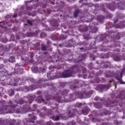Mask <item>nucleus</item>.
Segmentation results:
<instances>
[{"label": "nucleus", "instance_id": "1", "mask_svg": "<svg viewBox=\"0 0 125 125\" xmlns=\"http://www.w3.org/2000/svg\"><path fill=\"white\" fill-rule=\"evenodd\" d=\"M47 86H49V88L51 89L52 92L51 95H46L45 96V99L47 101L50 100V99H55V100H56V101L59 103H62V102H72V101L76 100L77 99V96H80V94H81V93L79 92L70 94L69 100L66 101L65 96H67V95H68L69 91L66 89L62 91H61V90H58L56 89V87H54V85L53 84H49L48 83H44L41 84H33L30 86L29 88L31 89V90L32 91V90H34V89H36V88L46 87Z\"/></svg>", "mask_w": 125, "mask_h": 125}, {"label": "nucleus", "instance_id": "2", "mask_svg": "<svg viewBox=\"0 0 125 125\" xmlns=\"http://www.w3.org/2000/svg\"><path fill=\"white\" fill-rule=\"evenodd\" d=\"M90 111V109L88 107H85L83 108V109L81 111H78L77 108L73 109L72 111L71 110H69L68 112V118H73L75 117L76 115H87L88 113Z\"/></svg>", "mask_w": 125, "mask_h": 125}, {"label": "nucleus", "instance_id": "3", "mask_svg": "<svg viewBox=\"0 0 125 125\" xmlns=\"http://www.w3.org/2000/svg\"><path fill=\"white\" fill-rule=\"evenodd\" d=\"M73 74H75L74 72V69H67L64 71L62 73L58 74V78H71L73 76Z\"/></svg>", "mask_w": 125, "mask_h": 125}, {"label": "nucleus", "instance_id": "4", "mask_svg": "<svg viewBox=\"0 0 125 125\" xmlns=\"http://www.w3.org/2000/svg\"><path fill=\"white\" fill-rule=\"evenodd\" d=\"M110 88V84L107 85L99 84L95 88L96 90H98L99 92H103V91H106Z\"/></svg>", "mask_w": 125, "mask_h": 125}, {"label": "nucleus", "instance_id": "5", "mask_svg": "<svg viewBox=\"0 0 125 125\" xmlns=\"http://www.w3.org/2000/svg\"><path fill=\"white\" fill-rule=\"evenodd\" d=\"M24 73V69L21 68V65L17 63L16 64L14 68V74H17L18 75H22Z\"/></svg>", "mask_w": 125, "mask_h": 125}, {"label": "nucleus", "instance_id": "6", "mask_svg": "<svg viewBox=\"0 0 125 125\" xmlns=\"http://www.w3.org/2000/svg\"><path fill=\"white\" fill-rule=\"evenodd\" d=\"M10 110H9L7 113L9 114H13V113H15V112H17V113H20V109H18L16 110L15 109H16V105H10Z\"/></svg>", "mask_w": 125, "mask_h": 125}, {"label": "nucleus", "instance_id": "7", "mask_svg": "<svg viewBox=\"0 0 125 125\" xmlns=\"http://www.w3.org/2000/svg\"><path fill=\"white\" fill-rule=\"evenodd\" d=\"M4 51H8L7 50V47H6V46L3 45H0V56H2L3 55V53Z\"/></svg>", "mask_w": 125, "mask_h": 125}, {"label": "nucleus", "instance_id": "8", "mask_svg": "<svg viewBox=\"0 0 125 125\" xmlns=\"http://www.w3.org/2000/svg\"><path fill=\"white\" fill-rule=\"evenodd\" d=\"M122 78H123V77L120 74H117L115 76V79H116L117 81H119L121 84H125V83L122 81Z\"/></svg>", "mask_w": 125, "mask_h": 125}, {"label": "nucleus", "instance_id": "9", "mask_svg": "<svg viewBox=\"0 0 125 125\" xmlns=\"http://www.w3.org/2000/svg\"><path fill=\"white\" fill-rule=\"evenodd\" d=\"M96 62L99 65H100L101 68H106V62H104L102 61H98Z\"/></svg>", "mask_w": 125, "mask_h": 125}, {"label": "nucleus", "instance_id": "10", "mask_svg": "<svg viewBox=\"0 0 125 125\" xmlns=\"http://www.w3.org/2000/svg\"><path fill=\"white\" fill-rule=\"evenodd\" d=\"M93 93V91L91 90L88 92L87 93H83V94H82V96H84V95H85L86 97L88 98L91 97V95H92Z\"/></svg>", "mask_w": 125, "mask_h": 125}, {"label": "nucleus", "instance_id": "11", "mask_svg": "<svg viewBox=\"0 0 125 125\" xmlns=\"http://www.w3.org/2000/svg\"><path fill=\"white\" fill-rule=\"evenodd\" d=\"M104 19L105 17L103 15L98 16L97 18V20H98V21H99V22L101 23H102V22H103Z\"/></svg>", "mask_w": 125, "mask_h": 125}, {"label": "nucleus", "instance_id": "12", "mask_svg": "<svg viewBox=\"0 0 125 125\" xmlns=\"http://www.w3.org/2000/svg\"><path fill=\"white\" fill-rule=\"evenodd\" d=\"M90 29H91L90 32L92 34H95L96 33H97V32L98 31V29H97V27H94L93 28H92V27H90Z\"/></svg>", "mask_w": 125, "mask_h": 125}, {"label": "nucleus", "instance_id": "13", "mask_svg": "<svg viewBox=\"0 0 125 125\" xmlns=\"http://www.w3.org/2000/svg\"><path fill=\"white\" fill-rule=\"evenodd\" d=\"M113 59L115 61H117L119 62V61H121V56L116 55L113 57Z\"/></svg>", "mask_w": 125, "mask_h": 125}, {"label": "nucleus", "instance_id": "14", "mask_svg": "<svg viewBox=\"0 0 125 125\" xmlns=\"http://www.w3.org/2000/svg\"><path fill=\"white\" fill-rule=\"evenodd\" d=\"M94 106L95 108H97V109H100V108L102 107V104L100 103H97L94 104Z\"/></svg>", "mask_w": 125, "mask_h": 125}, {"label": "nucleus", "instance_id": "15", "mask_svg": "<svg viewBox=\"0 0 125 125\" xmlns=\"http://www.w3.org/2000/svg\"><path fill=\"white\" fill-rule=\"evenodd\" d=\"M108 9L109 10H111V11H114L116 8H115V6L114 5H112V4H108Z\"/></svg>", "mask_w": 125, "mask_h": 125}, {"label": "nucleus", "instance_id": "16", "mask_svg": "<svg viewBox=\"0 0 125 125\" xmlns=\"http://www.w3.org/2000/svg\"><path fill=\"white\" fill-rule=\"evenodd\" d=\"M85 56H86L85 54H83L81 55L79 57V58L81 60L80 61H79L78 62H81V61H83V60H84L85 59Z\"/></svg>", "mask_w": 125, "mask_h": 125}, {"label": "nucleus", "instance_id": "17", "mask_svg": "<svg viewBox=\"0 0 125 125\" xmlns=\"http://www.w3.org/2000/svg\"><path fill=\"white\" fill-rule=\"evenodd\" d=\"M9 62H11V63H13V62H15V57L11 56L9 58Z\"/></svg>", "mask_w": 125, "mask_h": 125}, {"label": "nucleus", "instance_id": "18", "mask_svg": "<svg viewBox=\"0 0 125 125\" xmlns=\"http://www.w3.org/2000/svg\"><path fill=\"white\" fill-rule=\"evenodd\" d=\"M15 93L14 92V90H12V89L9 90V91H8V94H9V96H13V95H14Z\"/></svg>", "mask_w": 125, "mask_h": 125}, {"label": "nucleus", "instance_id": "19", "mask_svg": "<svg viewBox=\"0 0 125 125\" xmlns=\"http://www.w3.org/2000/svg\"><path fill=\"white\" fill-rule=\"evenodd\" d=\"M79 13H80L79 10H77L75 11V13L73 14V16L74 18H77V17H78V15H79Z\"/></svg>", "mask_w": 125, "mask_h": 125}, {"label": "nucleus", "instance_id": "20", "mask_svg": "<svg viewBox=\"0 0 125 125\" xmlns=\"http://www.w3.org/2000/svg\"><path fill=\"white\" fill-rule=\"evenodd\" d=\"M52 118L53 121H59V120H60V116L58 115H57L56 117L55 116H53Z\"/></svg>", "mask_w": 125, "mask_h": 125}, {"label": "nucleus", "instance_id": "21", "mask_svg": "<svg viewBox=\"0 0 125 125\" xmlns=\"http://www.w3.org/2000/svg\"><path fill=\"white\" fill-rule=\"evenodd\" d=\"M106 14L107 15V18H109V19H111V18H112V17H113V16L112 15V14L108 13V12H106V11H104V14Z\"/></svg>", "mask_w": 125, "mask_h": 125}, {"label": "nucleus", "instance_id": "22", "mask_svg": "<svg viewBox=\"0 0 125 125\" xmlns=\"http://www.w3.org/2000/svg\"><path fill=\"white\" fill-rule=\"evenodd\" d=\"M106 38H107V36H106V34H103L101 35L100 40L102 41H104V40H105Z\"/></svg>", "mask_w": 125, "mask_h": 125}, {"label": "nucleus", "instance_id": "23", "mask_svg": "<svg viewBox=\"0 0 125 125\" xmlns=\"http://www.w3.org/2000/svg\"><path fill=\"white\" fill-rule=\"evenodd\" d=\"M71 69H73V70L76 69L77 70V72H79V66L78 65H74L72 66H71Z\"/></svg>", "mask_w": 125, "mask_h": 125}, {"label": "nucleus", "instance_id": "24", "mask_svg": "<svg viewBox=\"0 0 125 125\" xmlns=\"http://www.w3.org/2000/svg\"><path fill=\"white\" fill-rule=\"evenodd\" d=\"M47 49L46 46L44 45L43 44H42V51H45Z\"/></svg>", "mask_w": 125, "mask_h": 125}, {"label": "nucleus", "instance_id": "25", "mask_svg": "<svg viewBox=\"0 0 125 125\" xmlns=\"http://www.w3.org/2000/svg\"><path fill=\"white\" fill-rule=\"evenodd\" d=\"M19 81H20V78H16L14 79V82L15 83H14V86H16V85H17L16 83H18Z\"/></svg>", "mask_w": 125, "mask_h": 125}, {"label": "nucleus", "instance_id": "26", "mask_svg": "<svg viewBox=\"0 0 125 125\" xmlns=\"http://www.w3.org/2000/svg\"><path fill=\"white\" fill-rule=\"evenodd\" d=\"M31 120L29 121L30 123H32V124H35V121H33L32 120H37V117L36 116H32L31 117Z\"/></svg>", "mask_w": 125, "mask_h": 125}, {"label": "nucleus", "instance_id": "27", "mask_svg": "<svg viewBox=\"0 0 125 125\" xmlns=\"http://www.w3.org/2000/svg\"><path fill=\"white\" fill-rule=\"evenodd\" d=\"M18 103L21 105H22V104H25V103L26 104V103H24V101L22 100V99H20V100L18 101Z\"/></svg>", "mask_w": 125, "mask_h": 125}, {"label": "nucleus", "instance_id": "28", "mask_svg": "<svg viewBox=\"0 0 125 125\" xmlns=\"http://www.w3.org/2000/svg\"><path fill=\"white\" fill-rule=\"evenodd\" d=\"M69 88L72 89V90H75L76 88H78V86L77 85H70Z\"/></svg>", "mask_w": 125, "mask_h": 125}, {"label": "nucleus", "instance_id": "29", "mask_svg": "<svg viewBox=\"0 0 125 125\" xmlns=\"http://www.w3.org/2000/svg\"><path fill=\"white\" fill-rule=\"evenodd\" d=\"M83 106V104L82 103H77L76 104V107H77V108H79L81 109Z\"/></svg>", "mask_w": 125, "mask_h": 125}, {"label": "nucleus", "instance_id": "30", "mask_svg": "<svg viewBox=\"0 0 125 125\" xmlns=\"http://www.w3.org/2000/svg\"><path fill=\"white\" fill-rule=\"evenodd\" d=\"M120 99H125V92H123L120 96Z\"/></svg>", "mask_w": 125, "mask_h": 125}, {"label": "nucleus", "instance_id": "31", "mask_svg": "<svg viewBox=\"0 0 125 125\" xmlns=\"http://www.w3.org/2000/svg\"><path fill=\"white\" fill-rule=\"evenodd\" d=\"M37 108L38 106L36 104H34L32 107V109H31V111H36Z\"/></svg>", "mask_w": 125, "mask_h": 125}, {"label": "nucleus", "instance_id": "32", "mask_svg": "<svg viewBox=\"0 0 125 125\" xmlns=\"http://www.w3.org/2000/svg\"><path fill=\"white\" fill-rule=\"evenodd\" d=\"M61 40H66L67 39V36L66 35H62L60 36Z\"/></svg>", "mask_w": 125, "mask_h": 125}, {"label": "nucleus", "instance_id": "33", "mask_svg": "<svg viewBox=\"0 0 125 125\" xmlns=\"http://www.w3.org/2000/svg\"><path fill=\"white\" fill-rule=\"evenodd\" d=\"M0 73L1 74H7V70L5 69H3V70H2V71H0Z\"/></svg>", "mask_w": 125, "mask_h": 125}, {"label": "nucleus", "instance_id": "34", "mask_svg": "<svg viewBox=\"0 0 125 125\" xmlns=\"http://www.w3.org/2000/svg\"><path fill=\"white\" fill-rule=\"evenodd\" d=\"M36 100L38 103H42V102H43L44 101V100L42 99V98L41 99H37Z\"/></svg>", "mask_w": 125, "mask_h": 125}, {"label": "nucleus", "instance_id": "35", "mask_svg": "<svg viewBox=\"0 0 125 125\" xmlns=\"http://www.w3.org/2000/svg\"><path fill=\"white\" fill-rule=\"evenodd\" d=\"M43 82H45V80L42 78L38 81V83H43Z\"/></svg>", "mask_w": 125, "mask_h": 125}, {"label": "nucleus", "instance_id": "36", "mask_svg": "<svg viewBox=\"0 0 125 125\" xmlns=\"http://www.w3.org/2000/svg\"><path fill=\"white\" fill-rule=\"evenodd\" d=\"M32 101H34V99H33V98H31V100L29 101L28 102H27L26 103L27 105H28V104L30 105V104H31V103H32Z\"/></svg>", "mask_w": 125, "mask_h": 125}, {"label": "nucleus", "instance_id": "37", "mask_svg": "<svg viewBox=\"0 0 125 125\" xmlns=\"http://www.w3.org/2000/svg\"><path fill=\"white\" fill-rule=\"evenodd\" d=\"M53 26L54 27H58L59 26V24H58V22L57 21H55V22L53 23Z\"/></svg>", "mask_w": 125, "mask_h": 125}, {"label": "nucleus", "instance_id": "38", "mask_svg": "<svg viewBox=\"0 0 125 125\" xmlns=\"http://www.w3.org/2000/svg\"><path fill=\"white\" fill-rule=\"evenodd\" d=\"M94 83H100V79H99V78L96 79Z\"/></svg>", "mask_w": 125, "mask_h": 125}, {"label": "nucleus", "instance_id": "39", "mask_svg": "<svg viewBox=\"0 0 125 125\" xmlns=\"http://www.w3.org/2000/svg\"><path fill=\"white\" fill-rule=\"evenodd\" d=\"M32 9H33V6H28L26 7V10H32Z\"/></svg>", "mask_w": 125, "mask_h": 125}, {"label": "nucleus", "instance_id": "40", "mask_svg": "<svg viewBox=\"0 0 125 125\" xmlns=\"http://www.w3.org/2000/svg\"><path fill=\"white\" fill-rule=\"evenodd\" d=\"M27 23L29 24V25H30V26H33V23L32 21L29 20L27 21Z\"/></svg>", "mask_w": 125, "mask_h": 125}, {"label": "nucleus", "instance_id": "41", "mask_svg": "<svg viewBox=\"0 0 125 125\" xmlns=\"http://www.w3.org/2000/svg\"><path fill=\"white\" fill-rule=\"evenodd\" d=\"M95 101H98V100H101L102 101V100L100 99V98L99 97H96L94 99Z\"/></svg>", "mask_w": 125, "mask_h": 125}, {"label": "nucleus", "instance_id": "42", "mask_svg": "<svg viewBox=\"0 0 125 125\" xmlns=\"http://www.w3.org/2000/svg\"><path fill=\"white\" fill-rule=\"evenodd\" d=\"M40 69L42 73L45 71V68H44V67H40Z\"/></svg>", "mask_w": 125, "mask_h": 125}, {"label": "nucleus", "instance_id": "43", "mask_svg": "<svg viewBox=\"0 0 125 125\" xmlns=\"http://www.w3.org/2000/svg\"><path fill=\"white\" fill-rule=\"evenodd\" d=\"M119 21V19L116 18V19H114V23L116 24V23H117Z\"/></svg>", "mask_w": 125, "mask_h": 125}, {"label": "nucleus", "instance_id": "44", "mask_svg": "<svg viewBox=\"0 0 125 125\" xmlns=\"http://www.w3.org/2000/svg\"><path fill=\"white\" fill-rule=\"evenodd\" d=\"M118 8L119 9H120V10H125V7H122V6H119Z\"/></svg>", "mask_w": 125, "mask_h": 125}, {"label": "nucleus", "instance_id": "45", "mask_svg": "<svg viewBox=\"0 0 125 125\" xmlns=\"http://www.w3.org/2000/svg\"><path fill=\"white\" fill-rule=\"evenodd\" d=\"M41 36H42V37H45V36H46V33L44 32H42L41 34Z\"/></svg>", "mask_w": 125, "mask_h": 125}, {"label": "nucleus", "instance_id": "46", "mask_svg": "<svg viewBox=\"0 0 125 125\" xmlns=\"http://www.w3.org/2000/svg\"><path fill=\"white\" fill-rule=\"evenodd\" d=\"M119 16L120 19H123V18H124V15H123V14H120L119 15Z\"/></svg>", "mask_w": 125, "mask_h": 125}, {"label": "nucleus", "instance_id": "47", "mask_svg": "<svg viewBox=\"0 0 125 125\" xmlns=\"http://www.w3.org/2000/svg\"><path fill=\"white\" fill-rule=\"evenodd\" d=\"M124 73H125V70H124V69H123V70L121 71V72L120 75L123 77V75L124 74Z\"/></svg>", "mask_w": 125, "mask_h": 125}, {"label": "nucleus", "instance_id": "48", "mask_svg": "<svg viewBox=\"0 0 125 125\" xmlns=\"http://www.w3.org/2000/svg\"><path fill=\"white\" fill-rule=\"evenodd\" d=\"M35 72H38V71H39V68H38V67H35L34 68H33Z\"/></svg>", "mask_w": 125, "mask_h": 125}, {"label": "nucleus", "instance_id": "49", "mask_svg": "<svg viewBox=\"0 0 125 125\" xmlns=\"http://www.w3.org/2000/svg\"><path fill=\"white\" fill-rule=\"evenodd\" d=\"M2 42H7V40H6V39L2 38Z\"/></svg>", "mask_w": 125, "mask_h": 125}, {"label": "nucleus", "instance_id": "50", "mask_svg": "<svg viewBox=\"0 0 125 125\" xmlns=\"http://www.w3.org/2000/svg\"><path fill=\"white\" fill-rule=\"evenodd\" d=\"M93 114H94V116H97V112L96 111L94 110L92 112Z\"/></svg>", "mask_w": 125, "mask_h": 125}, {"label": "nucleus", "instance_id": "51", "mask_svg": "<svg viewBox=\"0 0 125 125\" xmlns=\"http://www.w3.org/2000/svg\"><path fill=\"white\" fill-rule=\"evenodd\" d=\"M4 66L3 65V64H0V70H2V69H3Z\"/></svg>", "mask_w": 125, "mask_h": 125}, {"label": "nucleus", "instance_id": "52", "mask_svg": "<svg viewBox=\"0 0 125 125\" xmlns=\"http://www.w3.org/2000/svg\"><path fill=\"white\" fill-rule=\"evenodd\" d=\"M85 72H86V68H83V74H84V73H85Z\"/></svg>", "mask_w": 125, "mask_h": 125}, {"label": "nucleus", "instance_id": "53", "mask_svg": "<svg viewBox=\"0 0 125 125\" xmlns=\"http://www.w3.org/2000/svg\"><path fill=\"white\" fill-rule=\"evenodd\" d=\"M29 63H33L34 62V60L33 59H30L29 61Z\"/></svg>", "mask_w": 125, "mask_h": 125}, {"label": "nucleus", "instance_id": "54", "mask_svg": "<svg viewBox=\"0 0 125 125\" xmlns=\"http://www.w3.org/2000/svg\"><path fill=\"white\" fill-rule=\"evenodd\" d=\"M62 120H67V119H68V117H67L66 116H62Z\"/></svg>", "mask_w": 125, "mask_h": 125}, {"label": "nucleus", "instance_id": "55", "mask_svg": "<svg viewBox=\"0 0 125 125\" xmlns=\"http://www.w3.org/2000/svg\"><path fill=\"white\" fill-rule=\"evenodd\" d=\"M106 106L107 107H111V104H106Z\"/></svg>", "mask_w": 125, "mask_h": 125}, {"label": "nucleus", "instance_id": "56", "mask_svg": "<svg viewBox=\"0 0 125 125\" xmlns=\"http://www.w3.org/2000/svg\"><path fill=\"white\" fill-rule=\"evenodd\" d=\"M105 77H106L107 78H111V77H113V75L107 76V75H105Z\"/></svg>", "mask_w": 125, "mask_h": 125}, {"label": "nucleus", "instance_id": "57", "mask_svg": "<svg viewBox=\"0 0 125 125\" xmlns=\"http://www.w3.org/2000/svg\"><path fill=\"white\" fill-rule=\"evenodd\" d=\"M13 17L14 18H16V17H17V14H15V15H14L13 16Z\"/></svg>", "mask_w": 125, "mask_h": 125}, {"label": "nucleus", "instance_id": "58", "mask_svg": "<svg viewBox=\"0 0 125 125\" xmlns=\"http://www.w3.org/2000/svg\"><path fill=\"white\" fill-rule=\"evenodd\" d=\"M20 39V36L17 35V36H16V39H17V40H19Z\"/></svg>", "mask_w": 125, "mask_h": 125}, {"label": "nucleus", "instance_id": "59", "mask_svg": "<svg viewBox=\"0 0 125 125\" xmlns=\"http://www.w3.org/2000/svg\"><path fill=\"white\" fill-rule=\"evenodd\" d=\"M42 8H46V5L43 4V5H42Z\"/></svg>", "mask_w": 125, "mask_h": 125}, {"label": "nucleus", "instance_id": "60", "mask_svg": "<svg viewBox=\"0 0 125 125\" xmlns=\"http://www.w3.org/2000/svg\"><path fill=\"white\" fill-rule=\"evenodd\" d=\"M30 57H31V58L33 59V58L34 57V54H31Z\"/></svg>", "mask_w": 125, "mask_h": 125}, {"label": "nucleus", "instance_id": "61", "mask_svg": "<svg viewBox=\"0 0 125 125\" xmlns=\"http://www.w3.org/2000/svg\"><path fill=\"white\" fill-rule=\"evenodd\" d=\"M41 93H42V92L41 91H37V94H38V95L41 94Z\"/></svg>", "mask_w": 125, "mask_h": 125}, {"label": "nucleus", "instance_id": "62", "mask_svg": "<svg viewBox=\"0 0 125 125\" xmlns=\"http://www.w3.org/2000/svg\"><path fill=\"white\" fill-rule=\"evenodd\" d=\"M79 2L80 3H82V2H83V0H80Z\"/></svg>", "mask_w": 125, "mask_h": 125}, {"label": "nucleus", "instance_id": "63", "mask_svg": "<svg viewBox=\"0 0 125 125\" xmlns=\"http://www.w3.org/2000/svg\"><path fill=\"white\" fill-rule=\"evenodd\" d=\"M85 32H86V31H87V29H88V27H85Z\"/></svg>", "mask_w": 125, "mask_h": 125}, {"label": "nucleus", "instance_id": "64", "mask_svg": "<svg viewBox=\"0 0 125 125\" xmlns=\"http://www.w3.org/2000/svg\"><path fill=\"white\" fill-rule=\"evenodd\" d=\"M83 5H87V3H83Z\"/></svg>", "mask_w": 125, "mask_h": 125}]
</instances>
